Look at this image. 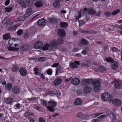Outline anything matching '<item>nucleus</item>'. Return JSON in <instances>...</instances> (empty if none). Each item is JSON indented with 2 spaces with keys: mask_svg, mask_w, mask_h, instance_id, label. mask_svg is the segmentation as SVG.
Returning a JSON list of instances; mask_svg holds the SVG:
<instances>
[{
  "mask_svg": "<svg viewBox=\"0 0 122 122\" xmlns=\"http://www.w3.org/2000/svg\"><path fill=\"white\" fill-rule=\"evenodd\" d=\"M102 114V113H96L93 115V117L94 118H95L99 115Z\"/></svg>",
  "mask_w": 122,
  "mask_h": 122,
  "instance_id": "obj_55",
  "label": "nucleus"
},
{
  "mask_svg": "<svg viewBox=\"0 0 122 122\" xmlns=\"http://www.w3.org/2000/svg\"><path fill=\"white\" fill-rule=\"evenodd\" d=\"M5 102L8 104H10L12 102L13 99L10 97L4 99Z\"/></svg>",
  "mask_w": 122,
  "mask_h": 122,
  "instance_id": "obj_18",
  "label": "nucleus"
},
{
  "mask_svg": "<svg viewBox=\"0 0 122 122\" xmlns=\"http://www.w3.org/2000/svg\"><path fill=\"white\" fill-rule=\"evenodd\" d=\"M45 58L44 57H41L39 58V61H44Z\"/></svg>",
  "mask_w": 122,
  "mask_h": 122,
  "instance_id": "obj_52",
  "label": "nucleus"
},
{
  "mask_svg": "<svg viewBox=\"0 0 122 122\" xmlns=\"http://www.w3.org/2000/svg\"><path fill=\"white\" fill-rule=\"evenodd\" d=\"M62 82L61 78L59 77L56 78L53 82V84L55 86H57L60 84Z\"/></svg>",
  "mask_w": 122,
  "mask_h": 122,
  "instance_id": "obj_12",
  "label": "nucleus"
},
{
  "mask_svg": "<svg viewBox=\"0 0 122 122\" xmlns=\"http://www.w3.org/2000/svg\"><path fill=\"white\" fill-rule=\"evenodd\" d=\"M13 24V23L11 21H8L5 27L6 29L10 30Z\"/></svg>",
  "mask_w": 122,
  "mask_h": 122,
  "instance_id": "obj_22",
  "label": "nucleus"
},
{
  "mask_svg": "<svg viewBox=\"0 0 122 122\" xmlns=\"http://www.w3.org/2000/svg\"><path fill=\"white\" fill-rule=\"evenodd\" d=\"M12 9L11 7H7L5 8V10L6 12H10Z\"/></svg>",
  "mask_w": 122,
  "mask_h": 122,
  "instance_id": "obj_41",
  "label": "nucleus"
},
{
  "mask_svg": "<svg viewBox=\"0 0 122 122\" xmlns=\"http://www.w3.org/2000/svg\"><path fill=\"white\" fill-rule=\"evenodd\" d=\"M82 103V101L79 98H76L73 104L75 105H81Z\"/></svg>",
  "mask_w": 122,
  "mask_h": 122,
  "instance_id": "obj_13",
  "label": "nucleus"
},
{
  "mask_svg": "<svg viewBox=\"0 0 122 122\" xmlns=\"http://www.w3.org/2000/svg\"><path fill=\"white\" fill-rule=\"evenodd\" d=\"M10 34L9 33H6L3 36V38L4 40H7L10 38Z\"/></svg>",
  "mask_w": 122,
  "mask_h": 122,
  "instance_id": "obj_19",
  "label": "nucleus"
},
{
  "mask_svg": "<svg viewBox=\"0 0 122 122\" xmlns=\"http://www.w3.org/2000/svg\"><path fill=\"white\" fill-rule=\"evenodd\" d=\"M34 48L36 49H38V41L36 42L34 46Z\"/></svg>",
  "mask_w": 122,
  "mask_h": 122,
  "instance_id": "obj_49",
  "label": "nucleus"
},
{
  "mask_svg": "<svg viewBox=\"0 0 122 122\" xmlns=\"http://www.w3.org/2000/svg\"><path fill=\"white\" fill-rule=\"evenodd\" d=\"M80 82V81L78 78H74L71 80V84L75 85H78Z\"/></svg>",
  "mask_w": 122,
  "mask_h": 122,
  "instance_id": "obj_9",
  "label": "nucleus"
},
{
  "mask_svg": "<svg viewBox=\"0 0 122 122\" xmlns=\"http://www.w3.org/2000/svg\"><path fill=\"white\" fill-rule=\"evenodd\" d=\"M8 21H9L8 17H6L2 21V23L3 24H6Z\"/></svg>",
  "mask_w": 122,
  "mask_h": 122,
  "instance_id": "obj_39",
  "label": "nucleus"
},
{
  "mask_svg": "<svg viewBox=\"0 0 122 122\" xmlns=\"http://www.w3.org/2000/svg\"><path fill=\"white\" fill-rule=\"evenodd\" d=\"M43 5V2L42 1L39 2V7L42 6Z\"/></svg>",
  "mask_w": 122,
  "mask_h": 122,
  "instance_id": "obj_53",
  "label": "nucleus"
},
{
  "mask_svg": "<svg viewBox=\"0 0 122 122\" xmlns=\"http://www.w3.org/2000/svg\"><path fill=\"white\" fill-rule=\"evenodd\" d=\"M39 120L40 122H46L45 120L42 117L39 118Z\"/></svg>",
  "mask_w": 122,
  "mask_h": 122,
  "instance_id": "obj_54",
  "label": "nucleus"
},
{
  "mask_svg": "<svg viewBox=\"0 0 122 122\" xmlns=\"http://www.w3.org/2000/svg\"><path fill=\"white\" fill-rule=\"evenodd\" d=\"M106 113L107 116H108L110 117L113 120H116V115L111 111L110 110H107L106 111Z\"/></svg>",
  "mask_w": 122,
  "mask_h": 122,
  "instance_id": "obj_6",
  "label": "nucleus"
},
{
  "mask_svg": "<svg viewBox=\"0 0 122 122\" xmlns=\"http://www.w3.org/2000/svg\"><path fill=\"white\" fill-rule=\"evenodd\" d=\"M15 106L16 109L17 108L19 109L20 108V105L19 103H18L15 104Z\"/></svg>",
  "mask_w": 122,
  "mask_h": 122,
  "instance_id": "obj_61",
  "label": "nucleus"
},
{
  "mask_svg": "<svg viewBox=\"0 0 122 122\" xmlns=\"http://www.w3.org/2000/svg\"><path fill=\"white\" fill-rule=\"evenodd\" d=\"M70 66L73 68H76L78 67V66L72 62H71L69 64Z\"/></svg>",
  "mask_w": 122,
  "mask_h": 122,
  "instance_id": "obj_27",
  "label": "nucleus"
},
{
  "mask_svg": "<svg viewBox=\"0 0 122 122\" xmlns=\"http://www.w3.org/2000/svg\"><path fill=\"white\" fill-rule=\"evenodd\" d=\"M19 69V67L16 65L12 67V70L13 71H18Z\"/></svg>",
  "mask_w": 122,
  "mask_h": 122,
  "instance_id": "obj_31",
  "label": "nucleus"
},
{
  "mask_svg": "<svg viewBox=\"0 0 122 122\" xmlns=\"http://www.w3.org/2000/svg\"><path fill=\"white\" fill-rule=\"evenodd\" d=\"M101 99L103 101H107L110 99V95L108 92L102 94L101 96Z\"/></svg>",
  "mask_w": 122,
  "mask_h": 122,
  "instance_id": "obj_4",
  "label": "nucleus"
},
{
  "mask_svg": "<svg viewBox=\"0 0 122 122\" xmlns=\"http://www.w3.org/2000/svg\"><path fill=\"white\" fill-rule=\"evenodd\" d=\"M58 35L60 37H65L66 36V33L64 30L62 29H60L58 30L57 32Z\"/></svg>",
  "mask_w": 122,
  "mask_h": 122,
  "instance_id": "obj_11",
  "label": "nucleus"
},
{
  "mask_svg": "<svg viewBox=\"0 0 122 122\" xmlns=\"http://www.w3.org/2000/svg\"><path fill=\"white\" fill-rule=\"evenodd\" d=\"M34 70L35 71V73L36 75H37L38 74V68L37 67H35L34 68Z\"/></svg>",
  "mask_w": 122,
  "mask_h": 122,
  "instance_id": "obj_51",
  "label": "nucleus"
},
{
  "mask_svg": "<svg viewBox=\"0 0 122 122\" xmlns=\"http://www.w3.org/2000/svg\"><path fill=\"white\" fill-rule=\"evenodd\" d=\"M54 6L55 8H58L60 5V3L59 1H56L53 3Z\"/></svg>",
  "mask_w": 122,
  "mask_h": 122,
  "instance_id": "obj_26",
  "label": "nucleus"
},
{
  "mask_svg": "<svg viewBox=\"0 0 122 122\" xmlns=\"http://www.w3.org/2000/svg\"><path fill=\"white\" fill-rule=\"evenodd\" d=\"M81 45H87L88 43V42L85 39H83L81 40Z\"/></svg>",
  "mask_w": 122,
  "mask_h": 122,
  "instance_id": "obj_23",
  "label": "nucleus"
},
{
  "mask_svg": "<svg viewBox=\"0 0 122 122\" xmlns=\"http://www.w3.org/2000/svg\"><path fill=\"white\" fill-rule=\"evenodd\" d=\"M29 120L30 121V122H34V119L31 118V117H30L28 118Z\"/></svg>",
  "mask_w": 122,
  "mask_h": 122,
  "instance_id": "obj_59",
  "label": "nucleus"
},
{
  "mask_svg": "<svg viewBox=\"0 0 122 122\" xmlns=\"http://www.w3.org/2000/svg\"><path fill=\"white\" fill-rule=\"evenodd\" d=\"M99 71H105L106 69L103 66H100L99 67Z\"/></svg>",
  "mask_w": 122,
  "mask_h": 122,
  "instance_id": "obj_45",
  "label": "nucleus"
},
{
  "mask_svg": "<svg viewBox=\"0 0 122 122\" xmlns=\"http://www.w3.org/2000/svg\"><path fill=\"white\" fill-rule=\"evenodd\" d=\"M107 116V115H103L100 116L99 117H98V118L100 119H101L102 118H104Z\"/></svg>",
  "mask_w": 122,
  "mask_h": 122,
  "instance_id": "obj_56",
  "label": "nucleus"
},
{
  "mask_svg": "<svg viewBox=\"0 0 122 122\" xmlns=\"http://www.w3.org/2000/svg\"><path fill=\"white\" fill-rule=\"evenodd\" d=\"M90 79H84L82 80V82L84 83L88 84L90 83Z\"/></svg>",
  "mask_w": 122,
  "mask_h": 122,
  "instance_id": "obj_34",
  "label": "nucleus"
},
{
  "mask_svg": "<svg viewBox=\"0 0 122 122\" xmlns=\"http://www.w3.org/2000/svg\"><path fill=\"white\" fill-rule=\"evenodd\" d=\"M60 27L63 28H66L68 26V24L67 23L62 22L60 24Z\"/></svg>",
  "mask_w": 122,
  "mask_h": 122,
  "instance_id": "obj_24",
  "label": "nucleus"
},
{
  "mask_svg": "<svg viewBox=\"0 0 122 122\" xmlns=\"http://www.w3.org/2000/svg\"><path fill=\"white\" fill-rule=\"evenodd\" d=\"M22 7H24L26 5L24 3L22 2V3H21V4L20 5Z\"/></svg>",
  "mask_w": 122,
  "mask_h": 122,
  "instance_id": "obj_64",
  "label": "nucleus"
},
{
  "mask_svg": "<svg viewBox=\"0 0 122 122\" xmlns=\"http://www.w3.org/2000/svg\"><path fill=\"white\" fill-rule=\"evenodd\" d=\"M35 98L34 97L31 98H28L27 99V100L30 101H34L35 99Z\"/></svg>",
  "mask_w": 122,
  "mask_h": 122,
  "instance_id": "obj_58",
  "label": "nucleus"
},
{
  "mask_svg": "<svg viewBox=\"0 0 122 122\" xmlns=\"http://www.w3.org/2000/svg\"><path fill=\"white\" fill-rule=\"evenodd\" d=\"M100 83L99 81H97L93 84V90L95 92H98L101 90Z\"/></svg>",
  "mask_w": 122,
  "mask_h": 122,
  "instance_id": "obj_3",
  "label": "nucleus"
},
{
  "mask_svg": "<svg viewBox=\"0 0 122 122\" xmlns=\"http://www.w3.org/2000/svg\"><path fill=\"white\" fill-rule=\"evenodd\" d=\"M47 94L50 95L51 96H53L55 94L54 91H50L47 92Z\"/></svg>",
  "mask_w": 122,
  "mask_h": 122,
  "instance_id": "obj_43",
  "label": "nucleus"
},
{
  "mask_svg": "<svg viewBox=\"0 0 122 122\" xmlns=\"http://www.w3.org/2000/svg\"><path fill=\"white\" fill-rule=\"evenodd\" d=\"M7 49L9 51H15L18 50L19 48H17L8 47H7Z\"/></svg>",
  "mask_w": 122,
  "mask_h": 122,
  "instance_id": "obj_30",
  "label": "nucleus"
},
{
  "mask_svg": "<svg viewBox=\"0 0 122 122\" xmlns=\"http://www.w3.org/2000/svg\"><path fill=\"white\" fill-rule=\"evenodd\" d=\"M105 15L107 16H110L111 15V13L109 12H107L105 13Z\"/></svg>",
  "mask_w": 122,
  "mask_h": 122,
  "instance_id": "obj_57",
  "label": "nucleus"
},
{
  "mask_svg": "<svg viewBox=\"0 0 122 122\" xmlns=\"http://www.w3.org/2000/svg\"><path fill=\"white\" fill-rule=\"evenodd\" d=\"M92 89V87L89 86H85L83 88V92L86 93H89L90 92Z\"/></svg>",
  "mask_w": 122,
  "mask_h": 122,
  "instance_id": "obj_10",
  "label": "nucleus"
},
{
  "mask_svg": "<svg viewBox=\"0 0 122 122\" xmlns=\"http://www.w3.org/2000/svg\"><path fill=\"white\" fill-rule=\"evenodd\" d=\"M83 115L82 113L80 112L78 113L77 114V116L78 117H80Z\"/></svg>",
  "mask_w": 122,
  "mask_h": 122,
  "instance_id": "obj_62",
  "label": "nucleus"
},
{
  "mask_svg": "<svg viewBox=\"0 0 122 122\" xmlns=\"http://www.w3.org/2000/svg\"><path fill=\"white\" fill-rule=\"evenodd\" d=\"M41 104L44 106H46L47 105V103L43 99H41L40 100Z\"/></svg>",
  "mask_w": 122,
  "mask_h": 122,
  "instance_id": "obj_40",
  "label": "nucleus"
},
{
  "mask_svg": "<svg viewBox=\"0 0 122 122\" xmlns=\"http://www.w3.org/2000/svg\"><path fill=\"white\" fill-rule=\"evenodd\" d=\"M106 61L108 62H112L113 61L112 59L110 57L106 58Z\"/></svg>",
  "mask_w": 122,
  "mask_h": 122,
  "instance_id": "obj_42",
  "label": "nucleus"
},
{
  "mask_svg": "<svg viewBox=\"0 0 122 122\" xmlns=\"http://www.w3.org/2000/svg\"><path fill=\"white\" fill-rule=\"evenodd\" d=\"M23 32V31L21 29H19L17 31V33L18 35L20 36L21 35Z\"/></svg>",
  "mask_w": 122,
  "mask_h": 122,
  "instance_id": "obj_38",
  "label": "nucleus"
},
{
  "mask_svg": "<svg viewBox=\"0 0 122 122\" xmlns=\"http://www.w3.org/2000/svg\"><path fill=\"white\" fill-rule=\"evenodd\" d=\"M46 24L45 20L43 18H41L39 20V26H43Z\"/></svg>",
  "mask_w": 122,
  "mask_h": 122,
  "instance_id": "obj_17",
  "label": "nucleus"
},
{
  "mask_svg": "<svg viewBox=\"0 0 122 122\" xmlns=\"http://www.w3.org/2000/svg\"><path fill=\"white\" fill-rule=\"evenodd\" d=\"M10 2L9 0H7L5 2V5L6 6L8 5L10 3Z\"/></svg>",
  "mask_w": 122,
  "mask_h": 122,
  "instance_id": "obj_60",
  "label": "nucleus"
},
{
  "mask_svg": "<svg viewBox=\"0 0 122 122\" xmlns=\"http://www.w3.org/2000/svg\"><path fill=\"white\" fill-rule=\"evenodd\" d=\"M111 49L114 52H117L118 50V49L115 47L111 48Z\"/></svg>",
  "mask_w": 122,
  "mask_h": 122,
  "instance_id": "obj_47",
  "label": "nucleus"
},
{
  "mask_svg": "<svg viewBox=\"0 0 122 122\" xmlns=\"http://www.w3.org/2000/svg\"><path fill=\"white\" fill-rule=\"evenodd\" d=\"M56 105V102L54 101H49L48 102V105L47 106V110L51 112L54 111V107Z\"/></svg>",
  "mask_w": 122,
  "mask_h": 122,
  "instance_id": "obj_2",
  "label": "nucleus"
},
{
  "mask_svg": "<svg viewBox=\"0 0 122 122\" xmlns=\"http://www.w3.org/2000/svg\"><path fill=\"white\" fill-rule=\"evenodd\" d=\"M78 22L79 23V26H81L84 25L85 23V22H84L81 20H78Z\"/></svg>",
  "mask_w": 122,
  "mask_h": 122,
  "instance_id": "obj_46",
  "label": "nucleus"
},
{
  "mask_svg": "<svg viewBox=\"0 0 122 122\" xmlns=\"http://www.w3.org/2000/svg\"><path fill=\"white\" fill-rule=\"evenodd\" d=\"M58 41L57 40H53L51 42L49 45L48 44H46L43 47V43L41 41H39V49L41 48V50H45L48 49H50L54 47L57 46L58 43L61 44L63 42V40L62 39H59Z\"/></svg>",
  "mask_w": 122,
  "mask_h": 122,
  "instance_id": "obj_1",
  "label": "nucleus"
},
{
  "mask_svg": "<svg viewBox=\"0 0 122 122\" xmlns=\"http://www.w3.org/2000/svg\"><path fill=\"white\" fill-rule=\"evenodd\" d=\"M121 84L120 82H117L115 84L114 86L116 88H120L121 86Z\"/></svg>",
  "mask_w": 122,
  "mask_h": 122,
  "instance_id": "obj_33",
  "label": "nucleus"
},
{
  "mask_svg": "<svg viewBox=\"0 0 122 122\" xmlns=\"http://www.w3.org/2000/svg\"><path fill=\"white\" fill-rule=\"evenodd\" d=\"M51 68L50 69H48L47 71V74L49 75H51L52 74V71Z\"/></svg>",
  "mask_w": 122,
  "mask_h": 122,
  "instance_id": "obj_50",
  "label": "nucleus"
},
{
  "mask_svg": "<svg viewBox=\"0 0 122 122\" xmlns=\"http://www.w3.org/2000/svg\"><path fill=\"white\" fill-rule=\"evenodd\" d=\"M81 13L80 12L76 13L75 15V19L77 20L81 17Z\"/></svg>",
  "mask_w": 122,
  "mask_h": 122,
  "instance_id": "obj_28",
  "label": "nucleus"
},
{
  "mask_svg": "<svg viewBox=\"0 0 122 122\" xmlns=\"http://www.w3.org/2000/svg\"><path fill=\"white\" fill-rule=\"evenodd\" d=\"M83 12H88L89 14L91 15H93L96 14V11L92 8H89L88 9L86 8H85L83 10Z\"/></svg>",
  "mask_w": 122,
  "mask_h": 122,
  "instance_id": "obj_8",
  "label": "nucleus"
},
{
  "mask_svg": "<svg viewBox=\"0 0 122 122\" xmlns=\"http://www.w3.org/2000/svg\"><path fill=\"white\" fill-rule=\"evenodd\" d=\"M18 26L17 25H15L14 26L11 27L9 30L11 31H13L15 30Z\"/></svg>",
  "mask_w": 122,
  "mask_h": 122,
  "instance_id": "obj_37",
  "label": "nucleus"
},
{
  "mask_svg": "<svg viewBox=\"0 0 122 122\" xmlns=\"http://www.w3.org/2000/svg\"><path fill=\"white\" fill-rule=\"evenodd\" d=\"M25 19V18L24 17L20 16L17 19L15 20V21L18 22L24 21Z\"/></svg>",
  "mask_w": 122,
  "mask_h": 122,
  "instance_id": "obj_29",
  "label": "nucleus"
},
{
  "mask_svg": "<svg viewBox=\"0 0 122 122\" xmlns=\"http://www.w3.org/2000/svg\"><path fill=\"white\" fill-rule=\"evenodd\" d=\"M57 19L56 18H50L47 20L48 22L50 23H55L56 22Z\"/></svg>",
  "mask_w": 122,
  "mask_h": 122,
  "instance_id": "obj_20",
  "label": "nucleus"
},
{
  "mask_svg": "<svg viewBox=\"0 0 122 122\" xmlns=\"http://www.w3.org/2000/svg\"><path fill=\"white\" fill-rule=\"evenodd\" d=\"M20 89L18 87L14 86L12 88V91L14 93L17 94L20 92Z\"/></svg>",
  "mask_w": 122,
  "mask_h": 122,
  "instance_id": "obj_15",
  "label": "nucleus"
},
{
  "mask_svg": "<svg viewBox=\"0 0 122 122\" xmlns=\"http://www.w3.org/2000/svg\"><path fill=\"white\" fill-rule=\"evenodd\" d=\"M29 46L27 44H25L22 46V49L24 51H26L29 50Z\"/></svg>",
  "mask_w": 122,
  "mask_h": 122,
  "instance_id": "obj_25",
  "label": "nucleus"
},
{
  "mask_svg": "<svg viewBox=\"0 0 122 122\" xmlns=\"http://www.w3.org/2000/svg\"><path fill=\"white\" fill-rule=\"evenodd\" d=\"M19 72L21 76H25L27 72L24 68L22 67L20 69Z\"/></svg>",
  "mask_w": 122,
  "mask_h": 122,
  "instance_id": "obj_14",
  "label": "nucleus"
},
{
  "mask_svg": "<svg viewBox=\"0 0 122 122\" xmlns=\"http://www.w3.org/2000/svg\"><path fill=\"white\" fill-rule=\"evenodd\" d=\"M59 65V63H55L51 66V67H57Z\"/></svg>",
  "mask_w": 122,
  "mask_h": 122,
  "instance_id": "obj_48",
  "label": "nucleus"
},
{
  "mask_svg": "<svg viewBox=\"0 0 122 122\" xmlns=\"http://www.w3.org/2000/svg\"><path fill=\"white\" fill-rule=\"evenodd\" d=\"M26 12L30 14L31 15L32 13V10L31 8L28 9L26 10Z\"/></svg>",
  "mask_w": 122,
  "mask_h": 122,
  "instance_id": "obj_44",
  "label": "nucleus"
},
{
  "mask_svg": "<svg viewBox=\"0 0 122 122\" xmlns=\"http://www.w3.org/2000/svg\"><path fill=\"white\" fill-rule=\"evenodd\" d=\"M20 41L19 40L14 39H10L8 41V43L10 45H12L13 44L16 47L18 45L19 46Z\"/></svg>",
  "mask_w": 122,
  "mask_h": 122,
  "instance_id": "obj_5",
  "label": "nucleus"
},
{
  "mask_svg": "<svg viewBox=\"0 0 122 122\" xmlns=\"http://www.w3.org/2000/svg\"><path fill=\"white\" fill-rule=\"evenodd\" d=\"M120 11V10H117L113 11L112 13V14L113 15H115L117 14Z\"/></svg>",
  "mask_w": 122,
  "mask_h": 122,
  "instance_id": "obj_36",
  "label": "nucleus"
},
{
  "mask_svg": "<svg viewBox=\"0 0 122 122\" xmlns=\"http://www.w3.org/2000/svg\"><path fill=\"white\" fill-rule=\"evenodd\" d=\"M92 64V63L90 61H87L86 62L85 65L86 67H90Z\"/></svg>",
  "mask_w": 122,
  "mask_h": 122,
  "instance_id": "obj_35",
  "label": "nucleus"
},
{
  "mask_svg": "<svg viewBox=\"0 0 122 122\" xmlns=\"http://www.w3.org/2000/svg\"><path fill=\"white\" fill-rule=\"evenodd\" d=\"M112 103L115 106L117 107L120 106L122 104L121 101L117 98L113 99L112 101Z\"/></svg>",
  "mask_w": 122,
  "mask_h": 122,
  "instance_id": "obj_7",
  "label": "nucleus"
},
{
  "mask_svg": "<svg viewBox=\"0 0 122 122\" xmlns=\"http://www.w3.org/2000/svg\"><path fill=\"white\" fill-rule=\"evenodd\" d=\"M12 87V84L10 83H7L5 86V89L9 91L11 90Z\"/></svg>",
  "mask_w": 122,
  "mask_h": 122,
  "instance_id": "obj_21",
  "label": "nucleus"
},
{
  "mask_svg": "<svg viewBox=\"0 0 122 122\" xmlns=\"http://www.w3.org/2000/svg\"><path fill=\"white\" fill-rule=\"evenodd\" d=\"M90 16L89 14H87L86 15V21H88L89 19Z\"/></svg>",
  "mask_w": 122,
  "mask_h": 122,
  "instance_id": "obj_63",
  "label": "nucleus"
},
{
  "mask_svg": "<svg viewBox=\"0 0 122 122\" xmlns=\"http://www.w3.org/2000/svg\"><path fill=\"white\" fill-rule=\"evenodd\" d=\"M118 64L117 61H113L112 63L111 66L112 68L114 69H116L118 66Z\"/></svg>",
  "mask_w": 122,
  "mask_h": 122,
  "instance_id": "obj_16",
  "label": "nucleus"
},
{
  "mask_svg": "<svg viewBox=\"0 0 122 122\" xmlns=\"http://www.w3.org/2000/svg\"><path fill=\"white\" fill-rule=\"evenodd\" d=\"M30 35V33L28 32H25L23 35V36L24 39H27L28 37Z\"/></svg>",
  "mask_w": 122,
  "mask_h": 122,
  "instance_id": "obj_32",
  "label": "nucleus"
}]
</instances>
